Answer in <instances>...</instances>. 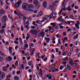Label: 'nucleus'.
Here are the masks:
<instances>
[{"label": "nucleus", "mask_w": 80, "mask_h": 80, "mask_svg": "<svg viewBox=\"0 0 80 80\" xmlns=\"http://www.w3.org/2000/svg\"><path fill=\"white\" fill-rule=\"evenodd\" d=\"M18 65V61H16V62L15 63V66H17Z\"/></svg>", "instance_id": "35"}, {"label": "nucleus", "mask_w": 80, "mask_h": 80, "mask_svg": "<svg viewBox=\"0 0 80 80\" xmlns=\"http://www.w3.org/2000/svg\"><path fill=\"white\" fill-rule=\"evenodd\" d=\"M21 68L22 69H23V68H24V66L23 65V64L21 65Z\"/></svg>", "instance_id": "49"}, {"label": "nucleus", "mask_w": 80, "mask_h": 80, "mask_svg": "<svg viewBox=\"0 0 80 80\" xmlns=\"http://www.w3.org/2000/svg\"><path fill=\"white\" fill-rule=\"evenodd\" d=\"M62 16H63L64 17H65V16H66V14L65 15V13H63L62 14Z\"/></svg>", "instance_id": "59"}, {"label": "nucleus", "mask_w": 80, "mask_h": 80, "mask_svg": "<svg viewBox=\"0 0 80 80\" xmlns=\"http://www.w3.org/2000/svg\"><path fill=\"white\" fill-rule=\"evenodd\" d=\"M27 4L26 3H24L22 5V7L24 10H26L27 7Z\"/></svg>", "instance_id": "6"}, {"label": "nucleus", "mask_w": 80, "mask_h": 80, "mask_svg": "<svg viewBox=\"0 0 80 80\" xmlns=\"http://www.w3.org/2000/svg\"><path fill=\"white\" fill-rule=\"evenodd\" d=\"M43 19H44L45 20H47L48 19V16H46L45 17L43 18Z\"/></svg>", "instance_id": "33"}, {"label": "nucleus", "mask_w": 80, "mask_h": 80, "mask_svg": "<svg viewBox=\"0 0 80 80\" xmlns=\"http://www.w3.org/2000/svg\"><path fill=\"white\" fill-rule=\"evenodd\" d=\"M56 53H57V52H58V48H56Z\"/></svg>", "instance_id": "55"}, {"label": "nucleus", "mask_w": 80, "mask_h": 80, "mask_svg": "<svg viewBox=\"0 0 80 80\" xmlns=\"http://www.w3.org/2000/svg\"><path fill=\"white\" fill-rule=\"evenodd\" d=\"M5 76V74L4 73L1 72V71L0 70V78H3Z\"/></svg>", "instance_id": "5"}, {"label": "nucleus", "mask_w": 80, "mask_h": 80, "mask_svg": "<svg viewBox=\"0 0 80 80\" xmlns=\"http://www.w3.org/2000/svg\"><path fill=\"white\" fill-rule=\"evenodd\" d=\"M67 68L68 70H69V71L70 70V69H71V66L69 64H67Z\"/></svg>", "instance_id": "18"}, {"label": "nucleus", "mask_w": 80, "mask_h": 80, "mask_svg": "<svg viewBox=\"0 0 80 80\" xmlns=\"http://www.w3.org/2000/svg\"><path fill=\"white\" fill-rule=\"evenodd\" d=\"M24 47L25 48H28V44H25V45H24Z\"/></svg>", "instance_id": "31"}, {"label": "nucleus", "mask_w": 80, "mask_h": 80, "mask_svg": "<svg viewBox=\"0 0 80 80\" xmlns=\"http://www.w3.org/2000/svg\"><path fill=\"white\" fill-rule=\"evenodd\" d=\"M25 10L27 12H32V9H26Z\"/></svg>", "instance_id": "22"}, {"label": "nucleus", "mask_w": 80, "mask_h": 80, "mask_svg": "<svg viewBox=\"0 0 80 80\" xmlns=\"http://www.w3.org/2000/svg\"><path fill=\"white\" fill-rule=\"evenodd\" d=\"M67 68H65L64 69L63 72H67Z\"/></svg>", "instance_id": "40"}, {"label": "nucleus", "mask_w": 80, "mask_h": 80, "mask_svg": "<svg viewBox=\"0 0 80 80\" xmlns=\"http://www.w3.org/2000/svg\"><path fill=\"white\" fill-rule=\"evenodd\" d=\"M22 3V1L21 0H19L18 2H16L15 4V7L16 8H18L20 7V5Z\"/></svg>", "instance_id": "1"}, {"label": "nucleus", "mask_w": 80, "mask_h": 80, "mask_svg": "<svg viewBox=\"0 0 80 80\" xmlns=\"http://www.w3.org/2000/svg\"><path fill=\"white\" fill-rule=\"evenodd\" d=\"M3 32H4V29H2L0 31V33L2 34Z\"/></svg>", "instance_id": "30"}, {"label": "nucleus", "mask_w": 80, "mask_h": 80, "mask_svg": "<svg viewBox=\"0 0 80 80\" xmlns=\"http://www.w3.org/2000/svg\"><path fill=\"white\" fill-rule=\"evenodd\" d=\"M9 67V65L7 64V66H3L2 67V70L4 72H7L8 70V68Z\"/></svg>", "instance_id": "4"}, {"label": "nucleus", "mask_w": 80, "mask_h": 80, "mask_svg": "<svg viewBox=\"0 0 80 80\" xmlns=\"http://www.w3.org/2000/svg\"><path fill=\"white\" fill-rule=\"evenodd\" d=\"M36 28V27L35 26H32L31 27V28H32L33 29H34V28Z\"/></svg>", "instance_id": "46"}, {"label": "nucleus", "mask_w": 80, "mask_h": 80, "mask_svg": "<svg viewBox=\"0 0 80 80\" xmlns=\"http://www.w3.org/2000/svg\"><path fill=\"white\" fill-rule=\"evenodd\" d=\"M45 55H44L41 57V58H42V59H43L45 58Z\"/></svg>", "instance_id": "43"}, {"label": "nucleus", "mask_w": 80, "mask_h": 80, "mask_svg": "<svg viewBox=\"0 0 80 80\" xmlns=\"http://www.w3.org/2000/svg\"><path fill=\"white\" fill-rule=\"evenodd\" d=\"M29 69V67L28 66H27L26 67V70H28V69Z\"/></svg>", "instance_id": "61"}, {"label": "nucleus", "mask_w": 80, "mask_h": 80, "mask_svg": "<svg viewBox=\"0 0 80 80\" xmlns=\"http://www.w3.org/2000/svg\"><path fill=\"white\" fill-rule=\"evenodd\" d=\"M58 43L59 44H61V41L60 39H58Z\"/></svg>", "instance_id": "48"}, {"label": "nucleus", "mask_w": 80, "mask_h": 80, "mask_svg": "<svg viewBox=\"0 0 80 80\" xmlns=\"http://www.w3.org/2000/svg\"><path fill=\"white\" fill-rule=\"evenodd\" d=\"M78 34H77L75 36H74L73 37V39L74 40H75L76 38H78Z\"/></svg>", "instance_id": "26"}, {"label": "nucleus", "mask_w": 80, "mask_h": 80, "mask_svg": "<svg viewBox=\"0 0 80 80\" xmlns=\"http://www.w3.org/2000/svg\"><path fill=\"white\" fill-rule=\"evenodd\" d=\"M12 48L11 47H9V51L10 52V55L12 54Z\"/></svg>", "instance_id": "12"}, {"label": "nucleus", "mask_w": 80, "mask_h": 80, "mask_svg": "<svg viewBox=\"0 0 80 80\" xmlns=\"http://www.w3.org/2000/svg\"><path fill=\"white\" fill-rule=\"evenodd\" d=\"M35 51V48H32V49L30 50V52L31 56H32V55H33V53Z\"/></svg>", "instance_id": "7"}, {"label": "nucleus", "mask_w": 80, "mask_h": 80, "mask_svg": "<svg viewBox=\"0 0 80 80\" xmlns=\"http://www.w3.org/2000/svg\"><path fill=\"white\" fill-rule=\"evenodd\" d=\"M47 60V58H46L43 59V61H46Z\"/></svg>", "instance_id": "63"}, {"label": "nucleus", "mask_w": 80, "mask_h": 80, "mask_svg": "<svg viewBox=\"0 0 80 80\" xmlns=\"http://www.w3.org/2000/svg\"><path fill=\"white\" fill-rule=\"evenodd\" d=\"M14 80H19V78L17 76H15L14 77Z\"/></svg>", "instance_id": "24"}, {"label": "nucleus", "mask_w": 80, "mask_h": 80, "mask_svg": "<svg viewBox=\"0 0 80 80\" xmlns=\"http://www.w3.org/2000/svg\"><path fill=\"white\" fill-rule=\"evenodd\" d=\"M36 75L38 77V78H39V76H40V74H38V72H36Z\"/></svg>", "instance_id": "37"}, {"label": "nucleus", "mask_w": 80, "mask_h": 80, "mask_svg": "<svg viewBox=\"0 0 80 80\" xmlns=\"http://www.w3.org/2000/svg\"><path fill=\"white\" fill-rule=\"evenodd\" d=\"M47 2L45 1H44L43 2V6L44 7H47Z\"/></svg>", "instance_id": "15"}, {"label": "nucleus", "mask_w": 80, "mask_h": 80, "mask_svg": "<svg viewBox=\"0 0 80 80\" xmlns=\"http://www.w3.org/2000/svg\"><path fill=\"white\" fill-rule=\"evenodd\" d=\"M6 60L7 61H8V62H10V60H9L8 58H7L6 59Z\"/></svg>", "instance_id": "54"}, {"label": "nucleus", "mask_w": 80, "mask_h": 80, "mask_svg": "<svg viewBox=\"0 0 80 80\" xmlns=\"http://www.w3.org/2000/svg\"><path fill=\"white\" fill-rule=\"evenodd\" d=\"M11 75L10 74H9L8 76H7V78H11Z\"/></svg>", "instance_id": "38"}, {"label": "nucleus", "mask_w": 80, "mask_h": 80, "mask_svg": "<svg viewBox=\"0 0 80 80\" xmlns=\"http://www.w3.org/2000/svg\"><path fill=\"white\" fill-rule=\"evenodd\" d=\"M28 19L29 20H32V18H28Z\"/></svg>", "instance_id": "62"}, {"label": "nucleus", "mask_w": 80, "mask_h": 80, "mask_svg": "<svg viewBox=\"0 0 80 80\" xmlns=\"http://www.w3.org/2000/svg\"><path fill=\"white\" fill-rule=\"evenodd\" d=\"M42 15H43V12L41 11L39 12L38 15H37V17H40V16H42Z\"/></svg>", "instance_id": "11"}, {"label": "nucleus", "mask_w": 80, "mask_h": 80, "mask_svg": "<svg viewBox=\"0 0 80 80\" xmlns=\"http://www.w3.org/2000/svg\"><path fill=\"white\" fill-rule=\"evenodd\" d=\"M31 33H32V34H37V31L35 30H32L31 31Z\"/></svg>", "instance_id": "9"}, {"label": "nucleus", "mask_w": 80, "mask_h": 80, "mask_svg": "<svg viewBox=\"0 0 80 80\" xmlns=\"http://www.w3.org/2000/svg\"><path fill=\"white\" fill-rule=\"evenodd\" d=\"M71 55H72V53H71V52H69L68 53V56H71Z\"/></svg>", "instance_id": "45"}, {"label": "nucleus", "mask_w": 80, "mask_h": 80, "mask_svg": "<svg viewBox=\"0 0 80 80\" xmlns=\"http://www.w3.org/2000/svg\"><path fill=\"white\" fill-rule=\"evenodd\" d=\"M67 62H62V63H63V64H64V65L66 64V63H67Z\"/></svg>", "instance_id": "60"}, {"label": "nucleus", "mask_w": 80, "mask_h": 80, "mask_svg": "<svg viewBox=\"0 0 80 80\" xmlns=\"http://www.w3.org/2000/svg\"><path fill=\"white\" fill-rule=\"evenodd\" d=\"M55 6V3L53 2L51 5L49 7V8H53Z\"/></svg>", "instance_id": "13"}, {"label": "nucleus", "mask_w": 80, "mask_h": 80, "mask_svg": "<svg viewBox=\"0 0 80 80\" xmlns=\"http://www.w3.org/2000/svg\"><path fill=\"white\" fill-rule=\"evenodd\" d=\"M68 11H72V9L70 8V7H68Z\"/></svg>", "instance_id": "28"}, {"label": "nucleus", "mask_w": 80, "mask_h": 80, "mask_svg": "<svg viewBox=\"0 0 80 80\" xmlns=\"http://www.w3.org/2000/svg\"><path fill=\"white\" fill-rule=\"evenodd\" d=\"M20 71H17V74L19 75V74H20Z\"/></svg>", "instance_id": "56"}, {"label": "nucleus", "mask_w": 80, "mask_h": 80, "mask_svg": "<svg viewBox=\"0 0 80 80\" xmlns=\"http://www.w3.org/2000/svg\"><path fill=\"white\" fill-rule=\"evenodd\" d=\"M61 50H63V46L62 45L61 46Z\"/></svg>", "instance_id": "52"}, {"label": "nucleus", "mask_w": 80, "mask_h": 80, "mask_svg": "<svg viewBox=\"0 0 80 80\" xmlns=\"http://www.w3.org/2000/svg\"><path fill=\"white\" fill-rule=\"evenodd\" d=\"M29 26L28 25H26L25 26V28H27V29H29Z\"/></svg>", "instance_id": "32"}, {"label": "nucleus", "mask_w": 80, "mask_h": 80, "mask_svg": "<svg viewBox=\"0 0 80 80\" xmlns=\"http://www.w3.org/2000/svg\"><path fill=\"white\" fill-rule=\"evenodd\" d=\"M50 25H52L53 27H55V26H56V24H55V23L53 22L51 23Z\"/></svg>", "instance_id": "21"}, {"label": "nucleus", "mask_w": 80, "mask_h": 80, "mask_svg": "<svg viewBox=\"0 0 80 80\" xmlns=\"http://www.w3.org/2000/svg\"><path fill=\"white\" fill-rule=\"evenodd\" d=\"M44 39L46 40V43H49V41L50 40V38H47L46 37Z\"/></svg>", "instance_id": "10"}, {"label": "nucleus", "mask_w": 80, "mask_h": 80, "mask_svg": "<svg viewBox=\"0 0 80 80\" xmlns=\"http://www.w3.org/2000/svg\"><path fill=\"white\" fill-rule=\"evenodd\" d=\"M34 7V6H33V4H30L28 6V8H29L32 9V8H33Z\"/></svg>", "instance_id": "17"}, {"label": "nucleus", "mask_w": 80, "mask_h": 80, "mask_svg": "<svg viewBox=\"0 0 80 80\" xmlns=\"http://www.w3.org/2000/svg\"><path fill=\"white\" fill-rule=\"evenodd\" d=\"M73 73H74V74H77V72H76L75 71H74L73 72Z\"/></svg>", "instance_id": "64"}, {"label": "nucleus", "mask_w": 80, "mask_h": 80, "mask_svg": "<svg viewBox=\"0 0 80 80\" xmlns=\"http://www.w3.org/2000/svg\"><path fill=\"white\" fill-rule=\"evenodd\" d=\"M51 51L53 52V53H55V51L53 49H52Z\"/></svg>", "instance_id": "58"}, {"label": "nucleus", "mask_w": 80, "mask_h": 80, "mask_svg": "<svg viewBox=\"0 0 80 80\" xmlns=\"http://www.w3.org/2000/svg\"><path fill=\"white\" fill-rule=\"evenodd\" d=\"M1 5H3V0H0Z\"/></svg>", "instance_id": "42"}, {"label": "nucleus", "mask_w": 80, "mask_h": 80, "mask_svg": "<svg viewBox=\"0 0 80 80\" xmlns=\"http://www.w3.org/2000/svg\"><path fill=\"white\" fill-rule=\"evenodd\" d=\"M75 26L77 28V29H79L80 27L77 23H75Z\"/></svg>", "instance_id": "23"}, {"label": "nucleus", "mask_w": 80, "mask_h": 80, "mask_svg": "<svg viewBox=\"0 0 80 80\" xmlns=\"http://www.w3.org/2000/svg\"><path fill=\"white\" fill-rule=\"evenodd\" d=\"M58 21H63V19L62 18H60L58 19Z\"/></svg>", "instance_id": "41"}, {"label": "nucleus", "mask_w": 80, "mask_h": 80, "mask_svg": "<svg viewBox=\"0 0 80 80\" xmlns=\"http://www.w3.org/2000/svg\"><path fill=\"white\" fill-rule=\"evenodd\" d=\"M55 29H56L57 30H58V26H56L55 27Z\"/></svg>", "instance_id": "53"}, {"label": "nucleus", "mask_w": 80, "mask_h": 80, "mask_svg": "<svg viewBox=\"0 0 80 80\" xmlns=\"http://www.w3.org/2000/svg\"><path fill=\"white\" fill-rule=\"evenodd\" d=\"M58 69H57L56 68H54V69H52V72H58Z\"/></svg>", "instance_id": "19"}, {"label": "nucleus", "mask_w": 80, "mask_h": 80, "mask_svg": "<svg viewBox=\"0 0 80 80\" xmlns=\"http://www.w3.org/2000/svg\"><path fill=\"white\" fill-rule=\"evenodd\" d=\"M52 67V70H54L55 68V64H53L51 66Z\"/></svg>", "instance_id": "25"}, {"label": "nucleus", "mask_w": 80, "mask_h": 80, "mask_svg": "<svg viewBox=\"0 0 80 80\" xmlns=\"http://www.w3.org/2000/svg\"><path fill=\"white\" fill-rule=\"evenodd\" d=\"M49 31L48 29H46L45 31V33H47V32H48Z\"/></svg>", "instance_id": "57"}, {"label": "nucleus", "mask_w": 80, "mask_h": 80, "mask_svg": "<svg viewBox=\"0 0 80 80\" xmlns=\"http://www.w3.org/2000/svg\"><path fill=\"white\" fill-rule=\"evenodd\" d=\"M73 61L72 60H69V63L71 65V66H73Z\"/></svg>", "instance_id": "16"}, {"label": "nucleus", "mask_w": 80, "mask_h": 80, "mask_svg": "<svg viewBox=\"0 0 80 80\" xmlns=\"http://www.w3.org/2000/svg\"><path fill=\"white\" fill-rule=\"evenodd\" d=\"M21 30L22 31H23V27L22 26H21Z\"/></svg>", "instance_id": "51"}, {"label": "nucleus", "mask_w": 80, "mask_h": 80, "mask_svg": "<svg viewBox=\"0 0 80 80\" xmlns=\"http://www.w3.org/2000/svg\"><path fill=\"white\" fill-rule=\"evenodd\" d=\"M44 34L45 33L44 32V29H42L39 34V37H41L42 36V38H43L44 37V36H45Z\"/></svg>", "instance_id": "2"}, {"label": "nucleus", "mask_w": 80, "mask_h": 80, "mask_svg": "<svg viewBox=\"0 0 80 80\" xmlns=\"http://www.w3.org/2000/svg\"><path fill=\"white\" fill-rule=\"evenodd\" d=\"M0 13L1 15H3L5 14V11L3 10V9H1L0 11Z\"/></svg>", "instance_id": "14"}, {"label": "nucleus", "mask_w": 80, "mask_h": 80, "mask_svg": "<svg viewBox=\"0 0 80 80\" xmlns=\"http://www.w3.org/2000/svg\"><path fill=\"white\" fill-rule=\"evenodd\" d=\"M14 42L15 44H18V42L16 41H15Z\"/></svg>", "instance_id": "50"}, {"label": "nucleus", "mask_w": 80, "mask_h": 80, "mask_svg": "<svg viewBox=\"0 0 80 80\" xmlns=\"http://www.w3.org/2000/svg\"><path fill=\"white\" fill-rule=\"evenodd\" d=\"M56 36L57 37V38H60V35H59V34H58L57 35H56Z\"/></svg>", "instance_id": "36"}, {"label": "nucleus", "mask_w": 80, "mask_h": 80, "mask_svg": "<svg viewBox=\"0 0 80 80\" xmlns=\"http://www.w3.org/2000/svg\"><path fill=\"white\" fill-rule=\"evenodd\" d=\"M8 58H9V61H11L12 59V58L11 57H10V56H9L8 57Z\"/></svg>", "instance_id": "39"}, {"label": "nucleus", "mask_w": 80, "mask_h": 80, "mask_svg": "<svg viewBox=\"0 0 80 80\" xmlns=\"http://www.w3.org/2000/svg\"><path fill=\"white\" fill-rule=\"evenodd\" d=\"M32 61H29L28 62V65L30 66H31L32 65Z\"/></svg>", "instance_id": "27"}, {"label": "nucleus", "mask_w": 80, "mask_h": 80, "mask_svg": "<svg viewBox=\"0 0 80 80\" xmlns=\"http://www.w3.org/2000/svg\"><path fill=\"white\" fill-rule=\"evenodd\" d=\"M48 28L49 29V31H50V32H51V30H52V29H53L52 28H51V27H50V26L48 27Z\"/></svg>", "instance_id": "44"}, {"label": "nucleus", "mask_w": 80, "mask_h": 80, "mask_svg": "<svg viewBox=\"0 0 80 80\" xmlns=\"http://www.w3.org/2000/svg\"><path fill=\"white\" fill-rule=\"evenodd\" d=\"M17 13H18V15L19 16H23V14H21V13H20L19 12H18Z\"/></svg>", "instance_id": "29"}, {"label": "nucleus", "mask_w": 80, "mask_h": 80, "mask_svg": "<svg viewBox=\"0 0 80 80\" xmlns=\"http://www.w3.org/2000/svg\"><path fill=\"white\" fill-rule=\"evenodd\" d=\"M68 40V38H67V37H65L64 38V39H62V40L64 43H65V41H67V40Z\"/></svg>", "instance_id": "20"}, {"label": "nucleus", "mask_w": 80, "mask_h": 80, "mask_svg": "<svg viewBox=\"0 0 80 80\" xmlns=\"http://www.w3.org/2000/svg\"><path fill=\"white\" fill-rule=\"evenodd\" d=\"M7 18L6 16H3L2 19V22L3 23H5L7 22Z\"/></svg>", "instance_id": "3"}, {"label": "nucleus", "mask_w": 80, "mask_h": 80, "mask_svg": "<svg viewBox=\"0 0 80 80\" xmlns=\"http://www.w3.org/2000/svg\"><path fill=\"white\" fill-rule=\"evenodd\" d=\"M54 58H55V56H54V54H52V59H53Z\"/></svg>", "instance_id": "47"}, {"label": "nucleus", "mask_w": 80, "mask_h": 80, "mask_svg": "<svg viewBox=\"0 0 80 80\" xmlns=\"http://www.w3.org/2000/svg\"><path fill=\"white\" fill-rule=\"evenodd\" d=\"M68 60V58L66 57V58H64V59H63V60L64 61H67V60Z\"/></svg>", "instance_id": "34"}, {"label": "nucleus", "mask_w": 80, "mask_h": 80, "mask_svg": "<svg viewBox=\"0 0 80 80\" xmlns=\"http://www.w3.org/2000/svg\"><path fill=\"white\" fill-rule=\"evenodd\" d=\"M33 3L36 6H37L38 5V2L37 0H34Z\"/></svg>", "instance_id": "8"}]
</instances>
